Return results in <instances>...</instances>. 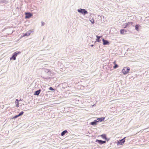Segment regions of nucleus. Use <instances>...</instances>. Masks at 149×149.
<instances>
[{
	"label": "nucleus",
	"mask_w": 149,
	"mask_h": 149,
	"mask_svg": "<svg viewBox=\"0 0 149 149\" xmlns=\"http://www.w3.org/2000/svg\"><path fill=\"white\" fill-rule=\"evenodd\" d=\"M12 59H13V60H15L16 59V58L15 57H14L13 55L12 57H10V60H11Z\"/></svg>",
	"instance_id": "18"
},
{
	"label": "nucleus",
	"mask_w": 149,
	"mask_h": 149,
	"mask_svg": "<svg viewBox=\"0 0 149 149\" xmlns=\"http://www.w3.org/2000/svg\"><path fill=\"white\" fill-rule=\"evenodd\" d=\"M20 116L19 115V114H18V115H16L14 117V118H17L18 117H19V116Z\"/></svg>",
	"instance_id": "26"
},
{
	"label": "nucleus",
	"mask_w": 149,
	"mask_h": 149,
	"mask_svg": "<svg viewBox=\"0 0 149 149\" xmlns=\"http://www.w3.org/2000/svg\"><path fill=\"white\" fill-rule=\"evenodd\" d=\"M67 132V131L66 130H65L63 131L61 133V135L62 136H64L65 134Z\"/></svg>",
	"instance_id": "14"
},
{
	"label": "nucleus",
	"mask_w": 149,
	"mask_h": 149,
	"mask_svg": "<svg viewBox=\"0 0 149 149\" xmlns=\"http://www.w3.org/2000/svg\"><path fill=\"white\" fill-rule=\"evenodd\" d=\"M24 112L23 111H22L21 112L19 113V115L20 116L21 115H23L24 113Z\"/></svg>",
	"instance_id": "21"
},
{
	"label": "nucleus",
	"mask_w": 149,
	"mask_h": 149,
	"mask_svg": "<svg viewBox=\"0 0 149 149\" xmlns=\"http://www.w3.org/2000/svg\"><path fill=\"white\" fill-rule=\"evenodd\" d=\"M101 136L102 137L103 139H106V135L103 134L102 135H101Z\"/></svg>",
	"instance_id": "17"
},
{
	"label": "nucleus",
	"mask_w": 149,
	"mask_h": 149,
	"mask_svg": "<svg viewBox=\"0 0 149 149\" xmlns=\"http://www.w3.org/2000/svg\"><path fill=\"white\" fill-rule=\"evenodd\" d=\"M118 67V65L117 64H115V65L113 66V68L114 69H116Z\"/></svg>",
	"instance_id": "20"
},
{
	"label": "nucleus",
	"mask_w": 149,
	"mask_h": 149,
	"mask_svg": "<svg viewBox=\"0 0 149 149\" xmlns=\"http://www.w3.org/2000/svg\"><path fill=\"white\" fill-rule=\"evenodd\" d=\"M21 52H16L13 53V55L16 57L18 54H19Z\"/></svg>",
	"instance_id": "8"
},
{
	"label": "nucleus",
	"mask_w": 149,
	"mask_h": 149,
	"mask_svg": "<svg viewBox=\"0 0 149 149\" xmlns=\"http://www.w3.org/2000/svg\"><path fill=\"white\" fill-rule=\"evenodd\" d=\"M104 119V118L101 117L100 118H98L97 120V122H101Z\"/></svg>",
	"instance_id": "11"
},
{
	"label": "nucleus",
	"mask_w": 149,
	"mask_h": 149,
	"mask_svg": "<svg viewBox=\"0 0 149 149\" xmlns=\"http://www.w3.org/2000/svg\"><path fill=\"white\" fill-rule=\"evenodd\" d=\"M45 72H49V70H47V69H45Z\"/></svg>",
	"instance_id": "27"
},
{
	"label": "nucleus",
	"mask_w": 149,
	"mask_h": 149,
	"mask_svg": "<svg viewBox=\"0 0 149 149\" xmlns=\"http://www.w3.org/2000/svg\"><path fill=\"white\" fill-rule=\"evenodd\" d=\"M130 68L128 67H125L122 70V72L124 74H126L130 70Z\"/></svg>",
	"instance_id": "2"
},
{
	"label": "nucleus",
	"mask_w": 149,
	"mask_h": 149,
	"mask_svg": "<svg viewBox=\"0 0 149 149\" xmlns=\"http://www.w3.org/2000/svg\"><path fill=\"white\" fill-rule=\"evenodd\" d=\"M32 32V31L31 30H29L27 32L23 34V36H29Z\"/></svg>",
	"instance_id": "5"
},
{
	"label": "nucleus",
	"mask_w": 149,
	"mask_h": 149,
	"mask_svg": "<svg viewBox=\"0 0 149 149\" xmlns=\"http://www.w3.org/2000/svg\"><path fill=\"white\" fill-rule=\"evenodd\" d=\"M126 137H125L123 139H122L120 140L118 142H117V145H121L122 144H123L125 142V139Z\"/></svg>",
	"instance_id": "3"
},
{
	"label": "nucleus",
	"mask_w": 149,
	"mask_h": 149,
	"mask_svg": "<svg viewBox=\"0 0 149 149\" xmlns=\"http://www.w3.org/2000/svg\"><path fill=\"white\" fill-rule=\"evenodd\" d=\"M95 142H98L100 144H103L104 143H106V141H103L100 140H98L97 139L95 141Z\"/></svg>",
	"instance_id": "6"
},
{
	"label": "nucleus",
	"mask_w": 149,
	"mask_h": 149,
	"mask_svg": "<svg viewBox=\"0 0 149 149\" xmlns=\"http://www.w3.org/2000/svg\"><path fill=\"white\" fill-rule=\"evenodd\" d=\"M45 24V23L43 22H42V26H43Z\"/></svg>",
	"instance_id": "28"
},
{
	"label": "nucleus",
	"mask_w": 149,
	"mask_h": 149,
	"mask_svg": "<svg viewBox=\"0 0 149 149\" xmlns=\"http://www.w3.org/2000/svg\"><path fill=\"white\" fill-rule=\"evenodd\" d=\"M17 101V104H16V106H17V107H18L19 106H18V100L17 99H16V100L15 101V102H16V103H17V102H16Z\"/></svg>",
	"instance_id": "23"
},
{
	"label": "nucleus",
	"mask_w": 149,
	"mask_h": 149,
	"mask_svg": "<svg viewBox=\"0 0 149 149\" xmlns=\"http://www.w3.org/2000/svg\"><path fill=\"white\" fill-rule=\"evenodd\" d=\"M21 52H16L13 53V55L16 57L18 54H19Z\"/></svg>",
	"instance_id": "9"
},
{
	"label": "nucleus",
	"mask_w": 149,
	"mask_h": 149,
	"mask_svg": "<svg viewBox=\"0 0 149 149\" xmlns=\"http://www.w3.org/2000/svg\"><path fill=\"white\" fill-rule=\"evenodd\" d=\"M127 23L128 26H129V25H130V24H131L132 25H132L133 23L132 22H128Z\"/></svg>",
	"instance_id": "22"
},
{
	"label": "nucleus",
	"mask_w": 149,
	"mask_h": 149,
	"mask_svg": "<svg viewBox=\"0 0 149 149\" xmlns=\"http://www.w3.org/2000/svg\"><path fill=\"white\" fill-rule=\"evenodd\" d=\"M49 89L51 90V91H53L54 90V89L52 87H50L49 88Z\"/></svg>",
	"instance_id": "25"
},
{
	"label": "nucleus",
	"mask_w": 149,
	"mask_h": 149,
	"mask_svg": "<svg viewBox=\"0 0 149 149\" xmlns=\"http://www.w3.org/2000/svg\"><path fill=\"white\" fill-rule=\"evenodd\" d=\"M128 25H127V23H126L125 24V26H123V27L124 28H126L127 26H128Z\"/></svg>",
	"instance_id": "24"
},
{
	"label": "nucleus",
	"mask_w": 149,
	"mask_h": 149,
	"mask_svg": "<svg viewBox=\"0 0 149 149\" xmlns=\"http://www.w3.org/2000/svg\"><path fill=\"white\" fill-rule=\"evenodd\" d=\"M26 16L25 18L26 19L30 18L32 15L31 13H25Z\"/></svg>",
	"instance_id": "4"
},
{
	"label": "nucleus",
	"mask_w": 149,
	"mask_h": 149,
	"mask_svg": "<svg viewBox=\"0 0 149 149\" xmlns=\"http://www.w3.org/2000/svg\"><path fill=\"white\" fill-rule=\"evenodd\" d=\"M77 11L78 12L84 15H85L88 13L87 11L84 9L80 8L78 9Z\"/></svg>",
	"instance_id": "1"
},
{
	"label": "nucleus",
	"mask_w": 149,
	"mask_h": 149,
	"mask_svg": "<svg viewBox=\"0 0 149 149\" xmlns=\"http://www.w3.org/2000/svg\"><path fill=\"white\" fill-rule=\"evenodd\" d=\"M96 37L97 38V39H96L97 41L100 42V37L98 36H96Z\"/></svg>",
	"instance_id": "15"
},
{
	"label": "nucleus",
	"mask_w": 149,
	"mask_h": 149,
	"mask_svg": "<svg viewBox=\"0 0 149 149\" xmlns=\"http://www.w3.org/2000/svg\"><path fill=\"white\" fill-rule=\"evenodd\" d=\"M41 91V90L40 89H39V90L36 91L35 92V93H34V95H39V94H40V93Z\"/></svg>",
	"instance_id": "10"
},
{
	"label": "nucleus",
	"mask_w": 149,
	"mask_h": 149,
	"mask_svg": "<svg viewBox=\"0 0 149 149\" xmlns=\"http://www.w3.org/2000/svg\"><path fill=\"white\" fill-rule=\"evenodd\" d=\"M91 47H93V45H91Z\"/></svg>",
	"instance_id": "29"
},
{
	"label": "nucleus",
	"mask_w": 149,
	"mask_h": 149,
	"mask_svg": "<svg viewBox=\"0 0 149 149\" xmlns=\"http://www.w3.org/2000/svg\"><path fill=\"white\" fill-rule=\"evenodd\" d=\"M90 19V21L91 23L93 24H94V19L93 18H92L91 19Z\"/></svg>",
	"instance_id": "19"
},
{
	"label": "nucleus",
	"mask_w": 149,
	"mask_h": 149,
	"mask_svg": "<svg viewBox=\"0 0 149 149\" xmlns=\"http://www.w3.org/2000/svg\"><path fill=\"white\" fill-rule=\"evenodd\" d=\"M126 31L124 29H121L120 30V33L122 34H124L125 32H126Z\"/></svg>",
	"instance_id": "13"
},
{
	"label": "nucleus",
	"mask_w": 149,
	"mask_h": 149,
	"mask_svg": "<svg viewBox=\"0 0 149 149\" xmlns=\"http://www.w3.org/2000/svg\"><path fill=\"white\" fill-rule=\"evenodd\" d=\"M97 120H95L91 122L90 124L92 125H95L97 124Z\"/></svg>",
	"instance_id": "12"
},
{
	"label": "nucleus",
	"mask_w": 149,
	"mask_h": 149,
	"mask_svg": "<svg viewBox=\"0 0 149 149\" xmlns=\"http://www.w3.org/2000/svg\"><path fill=\"white\" fill-rule=\"evenodd\" d=\"M139 26H140V25L139 24H136V25L135 29L136 31H139Z\"/></svg>",
	"instance_id": "16"
},
{
	"label": "nucleus",
	"mask_w": 149,
	"mask_h": 149,
	"mask_svg": "<svg viewBox=\"0 0 149 149\" xmlns=\"http://www.w3.org/2000/svg\"><path fill=\"white\" fill-rule=\"evenodd\" d=\"M102 41L104 45H107L109 43V42L107 40H105L104 39H102Z\"/></svg>",
	"instance_id": "7"
}]
</instances>
